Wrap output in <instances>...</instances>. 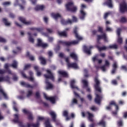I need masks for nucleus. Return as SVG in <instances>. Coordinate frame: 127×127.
<instances>
[{"mask_svg":"<svg viewBox=\"0 0 127 127\" xmlns=\"http://www.w3.org/2000/svg\"><path fill=\"white\" fill-rule=\"evenodd\" d=\"M94 82L95 84L94 86L96 91L95 102L96 104H101V101H102V99H103V93L102 92V88L100 86L101 82L100 80H99L98 76L94 77Z\"/></svg>","mask_w":127,"mask_h":127,"instance_id":"obj_1","label":"nucleus"},{"mask_svg":"<svg viewBox=\"0 0 127 127\" xmlns=\"http://www.w3.org/2000/svg\"><path fill=\"white\" fill-rule=\"evenodd\" d=\"M0 82H7L9 84H10V77L8 75L5 76H0ZM4 97L5 100H8V97L6 93L4 92V90L0 86V101L2 100V96Z\"/></svg>","mask_w":127,"mask_h":127,"instance_id":"obj_2","label":"nucleus"},{"mask_svg":"<svg viewBox=\"0 0 127 127\" xmlns=\"http://www.w3.org/2000/svg\"><path fill=\"white\" fill-rule=\"evenodd\" d=\"M47 73L49 74H44V76L45 78H46L45 83L46 84V89L49 90L50 89H53V85L51 84L47 79H50L52 81H54V76L53 75V73L51 72V70L48 69L47 70Z\"/></svg>","mask_w":127,"mask_h":127,"instance_id":"obj_3","label":"nucleus"},{"mask_svg":"<svg viewBox=\"0 0 127 127\" xmlns=\"http://www.w3.org/2000/svg\"><path fill=\"white\" fill-rule=\"evenodd\" d=\"M65 7L68 11H71V12H76L77 11V7L74 6V3L72 1L68 2L65 5Z\"/></svg>","mask_w":127,"mask_h":127,"instance_id":"obj_4","label":"nucleus"},{"mask_svg":"<svg viewBox=\"0 0 127 127\" xmlns=\"http://www.w3.org/2000/svg\"><path fill=\"white\" fill-rule=\"evenodd\" d=\"M96 48L99 50V51H103L104 50H107V49H118V45H110L109 47H106V46H103V47H100L99 45L96 46Z\"/></svg>","mask_w":127,"mask_h":127,"instance_id":"obj_5","label":"nucleus"},{"mask_svg":"<svg viewBox=\"0 0 127 127\" xmlns=\"http://www.w3.org/2000/svg\"><path fill=\"white\" fill-rule=\"evenodd\" d=\"M58 43L59 44H62V45H65V46H71V45H76V44H78L79 41L74 40L71 42H66L60 40L59 41Z\"/></svg>","mask_w":127,"mask_h":127,"instance_id":"obj_6","label":"nucleus"},{"mask_svg":"<svg viewBox=\"0 0 127 127\" xmlns=\"http://www.w3.org/2000/svg\"><path fill=\"white\" fill-rule=\"evenodd\" d=\"M82 117L83 118H85L86 117V115H88V119L89 121L91 122V123H93L94 122V115L91 113H90L89 111H87L85 113V112H82L81 113Z\"/></svg>","mask_w":127,"mask_h":127,"instance_id":"obj_7","label":"nucleus"},{"mask_svg":"<svg viewBox=\"0 0 127 127\" xmlns=\"http://www.w3.org/2000/svg\"><path fill=\"white\" fill-rule=\"evenodd\" d=\"M127 10V3L124 2L120 4V12L121 13H125Z\"/></svg>","mask_w":127,"mask_h":127,"instance_id":"obj_8","label":"nucleus"},{"mask_svg":"<svg viewBox=\"0 0 127 127\" xmlns=\"http://www.w3.org/2000/svg\"><path fill=\"white\" fill-rule=\"evenodd\" d=\"M14 117H15V118L13 120V122L14 123H15L16 124H19V126L20 127H26L25 125H23V123H22V122L19 121L18 115L15 114Z\"/></svg>","mask_w":127,"mask_h":127,"instance_id":"obj_9","label":"nucleus"},{"mask_svg":"<svg viewBox=\"0 0 127 127\" xmlns=\"http://www.w3.org/2000/svg\"><path fill=\"white\" fill-rule=\"evenodd\" d=\"M97 43H99L100 44V40L101 39H103L105 42H108V39L107 38V35L106 34L104 33L102 35H98L97 36Z\"/></svg>","mask_w":127,"mask_h":127,"instance_id":"obj_10","label":"nucleus"},{"mask_svg":"<svg viewBox=\"0 0 127 127\" xmlns=\"http://www.w3.org/2000/svg\"><path fill=\"white\" fill-rule=\"evenodd\" d=\"M44 97L47 101H50L52 104H55V101H56V98L55 97H48L46 94H44Z\"/></svg>","mask_w":127,"mask_h":127,"instance_id":"obj_11","label":"nucleus"},{"mask_svg":"<svg viewBox=\"0 0 127 127\" xmlns=\"http://www.w3.org/2000/svg\"><path fill=\"white\" fill-rule=\"evenodd\" d=\"M20 73L22 77H23V78H24V79H28V80H29V81H30L31 82H34V78H33V76L28 77L27 76H26V74H25V73H24V71H21Z\"/></svg>","mask_w":127,"mask_h":127,"instance_id":"obj_12","label":"nucleus"},{"mask_svg":"<svg viewBox=\"0 0 127 127\" xmlns=\"http://www.w3.org/2000/svg\"><path fill=\"white\" fill-rule=\"evenodd\" d=\"M77 30V27H75L74 29H73V33L75 36V38H76L77 40H83V37L79 35V34H78V31Z\"/></svg>","mask_w":127,"mask_h":127,"instance_id":"obj_13","label":"nucleus"},{"mask_svg":"<svg viewBox=\"0 0 127 127\" xmlns=\"http://www.w3.org/2000/svg\"><path fill=\"white\" fill-rule=\"evenodd\" d=\"M19 20L26 25H30L32 23L31 21H26V20L23 17H19Z\"/></svg>","mask_w":127,"mask_h":127,"instance_id":"obj_14","label":"nucleus"},{"mask_svg":"<svg viewBox=\"0 0 127 127\" xmlns=\"http://www.w3.org/2000/svg\"><path fill=\"white\" fill-rule=\"evenodd\" d=\"M86 12L84 11L83 9H81L80 10V14L79 15V17L80 19H82V20H84L85 19V17H86Z\"/></svg>","mask_w":127,"mask_h":127,"instance_id":"obj_15","label":"nucleus"},{"mask_svg":"<svg viewBox=\"0 0 127 127\" xmlns=\"http://www.w3.org/2000/svg\"><path fill=\"white\" fill-rule=\"evenodd\" d=\"M51 16H52V17H53V18L55 19V20H56L57 21V20H58V18H62V16H61V15L60 14H59V13H52Z\"/></svg>","mask_w":127,"mask_h":127,"instance_id":"obj_16","label":"nucleus"},{"mask_svg":"<svg viewBox=\"0 0 127 127\" xmlns=\"http://www.w3.org/2000/svg\"><path fill=\"white\" fill-rule=\"evenodd\" d=\"M58 74H59V75L64 78H68V77H69L68 73L64 70H59L58 71Z\"/></svg>","mask_w":127,"mask_h":127,"instance_id":"obj_17","label":"nucleus"},{"mask_svg":"<svg viewBox=\"0 0 127 127\" xmlns=\"http://www.w3.org/2000/svg\"><path fill=\"white\" fill-rule=\"evenodd\" d=\"M27 127H39V126H40V123H39V121L37 120L36 124L28 123H27Z\"/></svg>","mask_w":127,"mask_h":127,"instance_id":"obj_18","label":"nucleus"},{"mask_svg":"<svg viewBox=\"0 0 127 127\" xmlns=\"http://www.w3.org/2000/svg\"><path fill=\"white\" fill-rule=\"evenodd\" d=\"M82 83L83 84V88H86V91L87 92H88L89 93L91 92V88L89 87H88V81L86 80H83Z\"/></svg>","mask_w":127,"mask_h":127,"instance_id":"obj_19","label":"nucleus"},{"mask_svg":"<svg viewBox=\"0 0 127 127\" xmlns=\"http://www.w3.org/2000/svg\"><path fill=\"white\" fill-rule=\"evenodd\" d=\"M92 48H93V46H90L89 48L86 46L83 47L85 53L88 54V55H91V49H92Z\"/></svg>","mask_w":127,"mask_h":127,"instance_id":"obj_20","label":"nucleus"},{"mask_svg":"<svg viewBox=\"0 0 127 127\" xmlns=\"http://www.w3.org/2000/svg\"><path fill=\"white\" fill-rule=\"evenodd\" d=\"M20 85L23 87H25V88H30L31 89H33V88H34V86L31 85L30 84L26 83L24 81H21L20 82Z\"/></svg>","mask_w":127,"mask_h":127,"instance_id":"obj_21","label":"nucleus"},{"mask_svg":"<svg viewBox=\"0 0 127 127\" xmlns=\"http://www.w3.org/2000/svg\"><path fill=\"white\" fill-rule=\"evenodd\" d=\"M61 22L62 24H63L64 25H67V24H72V21L71 19L65 20L64 19H62Z\"/></svg>","mask_w":127,"mask_h":127,"instance_id":"obj_22","label":"nucleus"},{"mask_svg":"<svg viewBox=\"0 0 127 127\" xmlns=\"http://www.w3.org/2000/svg\"><path fill=\"white\" fill-rule=\"evenodd\" d=\"M68 68H73L74 69H78L79 67L75 63H70L68 64Z\"/></svg>","mask_w":127,"mask_h":127,"instance_id":"obj_23","label":"nucleus"},{"mask_svg":"<svg viewBox=\"0 0 127 127\" xmlns=\"http://www.w3.org/2000/svg\"><path fill=\"white\" fill-rule=\"evenodd\" d=\"M45 8V6H44L43 5H37L35 7V10H36V11H38V10H43Z\"/></svg>","mask_w":127,"mask_h":127,"instance_id":"obj_24","label":"nucleus"},{"mask_svg":"<svg viewBox=\"0 0 127 127\" xmlns=\"http://www.w3.org/2000/svg\"><path fill=\"white\" fill-rule=\"evenodd\" d=\"M103 4H104V5H108L109 7H113V1L112 0H107Z\"/></svg>","mask_w":127,"mask_h":127,"instance_id":"obj_25","label":"nucleus"},{"mask_svg":"<svg viewBox=\"0 0 127 127\" xmlns=\"http://www.w3.org/2000/svg\"><path fill=\"white\" fill-rule=\"evenodd\" d=\"M112 67H113V68H112L111 73L112 74H115L118 68V64H117V63H114L112 65Z\"/></svg>","mask_w":127,"mask_h":127,"instance_id":"obj_26","label":"nucleus"},{"mask_svg":"<svg viewBox=\"0 0 127 127\" xmlns=\"http://www.w3.org/2000/svg\"><path fill=\"white\" fill-rule=\"evenodd\" d=\"M69 56L71 57V58H72V59H73V60H75V61L78 60V56L74 52L71 53L69 55Z\"/></svg>","mask_w":127,"mask_h":127,"instance_id":"obj_27","label":"nucleus"},{"mask_svg":"<svg viewBox=\"0 0 127 127\" xmlns=\"http://www.w3.org/2000/svg\"><path fill=\"white\" fill-rule=\"evenodd\" d=\"M75 80H72L70 81V86L72 89H76L78 91H79V88L78 87L75 86Z\"/></svg>","mask_w":127,"mask_h":127,"instance_id":"obj_28","label":"nucleus"},{"mask_svg":"<svg viewBox=\"0 0 127 127\" xmlns=\"http://www.w3.org/2000/svg\"><path fill=\"white\" fill-rule=\"evenodd\" d=\"M110 106H115L116 111H119V105H118L115 101H111L109 103Z\"/></svg>","mask_w":127,"mask_h":127,"instance_id":"obj_29","label":"nucleus"},{"mask_svg":"<svg viewBox=\"0 0 127 127\" xmlns=\"http://www.w3.org/2000/svg\"><path fill=\"white\" fill-rule=\"evenodd\" d=\"M28 41L29 42H31V43H34V39L32 38V35H31V33L28 32Z\"/></svg>","mask_w":127,"mask_h":127,"instance_id":"obj_30","label":"nucleus"},{"mask_svg":"<svg viewBox=\"0 0 127 127\" xmlns=\"http://www.w3.org/2000/svg\"><path fill=\"white\" fill-rule=\"evenodd\" d=\"M2 22H3L4 24L6 26H9L11 24L10 22H8V21L7 20V19L5 18H2Z\"/></svg>","mask_w":127,"mask_h":127,"instance_id":"obj_31","label":"nucleus"},{"mask_svg":"<svg viewBox=\"0 0 127 127\" xmlns=\"http://www.w3.org/2000/svg\"><path fill=\"white\" fill-rule=\"evenodd\" d=\"M50 115L51 116L53 122H56V114L54 112L52 111L50 113Z\"/></svg>","mask_w":127,"mask_h":127,"instance_id":"obj_32","label":"nucleus"},{"mask_svg":"<svg viewBox=\"0 0 127 127\" xmlns=\"http://www.w3.org/2000/svg\"><path fill=\"white\" fill-rule=\"evenodd\" d=\"M18 65V63L16 61H13L12 64L10 65L11 67L12 68H14V69H16L17 68V66Z\"/></svg>","mask_w":127,"mask_h":127,"instance_id":"obj_33","label":"nucleus"},{"mask_svg":"<svg viewBox=\"0 0 127 127\" xmlns=\"http://www.w3.org/2000/svg\"><path fill=\"white\" fill-rule=\"evenodd\" d=\"M39 59L40 61H41V64H42L43 65L46 64V60H45V59H44L43 57H39Z\"/></svg>","mask_w":127,"mask_h":127,"instance_id":"obj_34","label":"nucleus"},{"mask_svg":"<svg viewBox=\"0 0 127 127\" xmlns=\"http://www.w3.org/2000/svg\"><path fill=\"white\" fill-rule=\"evenodd\" d=\"M74 95L75 96V97H76V98H79L80 99V101L82 103H83V102H84V101H85V99L83 98H82L80 96V95L77 93V92H76V91H74L73 92Z\"/></svg>","mask_w":127,"mask_h":127,"instance_id":"obj_35","label":"nucleus"},{"mask_svg":"<svg viewBox=\"0 0 127 127\" xmlns=\"http://www.w3.org/2000/svg\"><path fill=\"white\" fill-rule=\"evenodd\" d=\"M98 126H101L102 127H106V122L104 120H102L98 123Z\"/></svg>","mask_w":127,"mask_h":127,"instance_id":"obj_36","label":"nucleus"},{"mask_svg":"<svg viewBox=\"0 0 127 127\" xmlns=\"http://www.w3.org/2000/svg\"><path fill=\"white\" fill-rule=\"evenodd\" d=\"M43 43H42V41L40 39H37V44H36L37 47H41Z\"/></svg>","mask_w":127,"mask_h":127,"instance_id":"obj_37","label":"nucleus"},{"mask_svg":"<svg viewBox=\"0 0 127 127\" xmlns=\"http://www.w3.org/2000/svg\"><path fill=\"white\" fill-rule=\"evenodd\" d=\"M31 30H36L38 32H42L43 31V28H31Z\"/></svg>","mask_w":127,"mask_h":127,"instance_id":"obj_38","label":"nucleus"},{"mask_svg":"<svg viewBox=\"0 0 127 127\" xmlns=\"http://www.w3.org/2000/svg\"><path fill=\"white\" fill-rule=\"evenodd\" d=\"M46 127H52L50 124V122L49 121V118H47V121L45 123Z\"/></svg>","mask_w":127,"mask_h":127,"instance_id":"obj_39","label":"nucleus"},{"mask_svg":"<svg viewBox=\"0 0 127 127\" xmlns=\"http://www.w3.org/2000/svg\"><path fill=\"white\" fill-rule=\"evenodd\" d=\"M59 35H60V36H64V37H66L67 33L66 32V31H64L63 32H59Z\"/></svg>","mask_w":127,"mask_h":127,"instance_id":"obj_40","label":"nucleus"},{"mask_svg":"<svg viewBox=\"0 0 127 127\" xmlns=\"http://www.w3.org/2000/svg\"><path fill=\"white\" fill-rule=\"evenodd\" d=\"M89 109H90V110L92 111V112H97V111L99 110V108H98V107L94 105L91 107Z\"/></svg>","mask_w":127,"mask_h":127,"instance_id":"obj_41","label":"nucleus"},{"mask_svg":"<svg viewBox=\"0 0 127 127\" xmlns=\"http://www.w3.org/2000/svg\"><path fill=\"white\" fill-rule=\"evenodd\" d=\"M88 69H84V77L85 78H88V77H89V76H90V75L88 73Z\"/></svg>","mask_w":127,"mask_h":127,"instance_id":"obj_42","label":"nucleus"},{"mask_svg":"<svg viewBox=\"0 0 127 127\" xmlns=\"http://www.w3.org/2000/svg\"><path fill=\"white\" fill-rule=\"evenodd\" d=\"M33 94V92L32 90H29L28 91V92L27 93V98H29V97H31L32 96V94Z\"/></svg>","mask_w":127,"mask_h":127,"instance_id":"obj_43","label":"nucleus"},{"mask_svg":"<svg viewBox=\"0 0 127 127\" xmlns=\"http://www.w3.org/2000/svg\"><path fill=\"white\" fill-rule=\"evenodd\" d=\"M127 18L125 17H122L120 19V22H122V23H125V22H127Z\"/></svg>","mask_w":127,"mask_h":127,"instance_id":"obj_44","label":"nucleus"},{"mask_svg":"<svg viewBox=\"0 0 127 127\" xmlns=\"http://www.w3.org/2000/svg\"><path fill=\"white\" fill-rule=\"evenodd\" d=\"M72 20H71L72 23H73V22H77L78 21V19L75 16H72Z\"/></svg>","mask_w":127,"mask_h":127,"instance_id":"obj_45","label":"nucleus"},{"mask_svg":"<svg viewBox=\"0 0 127 127\" xmlns=\"http://www.w3.org/2000/svg\"><path fill=\"white\" fill-rule=\"evenodd\" d=\"M117 42L119 44H122V43H123V38L122 37H118Z\"/></svg>","mask_w":127,"mask_h":127,"instance_id":"obj_46","label":"nucleus"},{"mask_svg":"<svg viewBox=\"0 0 127 127\" xmlns=\"http://www.w3.org/2000/svg\"><path fill=\"white\" fill-rule=\"evenodd\" d=\"M28 115V119L29 121H32L33 120V116H32V114L30 112L29 114Z\"/></svg>","mask_w":127,"mask_h":127,"instance_id":"obj_47","label":"nucleus"},{"mask_svg":"<svg viewBox=\"0 0 127 127\" xmlns=\"http://www.w3.org/2000/svg\"><path fill=\"white\" fill-rule=\"evenodd\" d=\"M104 29H103V27L101 26L98 27V32H100V33H104Z\"/></svg>","mask_w":127,"mask_h":127,"instance_id":"obj_48","label":"nucleus"},{"mask_svg":"<svg viewBox=\"0 0 127 127\" xmlns=\"http://www.w3.org/2000/svg\"><path fill=\"white\" fill-rule=\"evenodd\" d=\"M30 67H31V64H26L25 65L24 70H27V69H29Z\"/></svg>","mask_w":127,"mask_h":127,"instance_id":"obj_49","label":"nucleus"},{"mask_svg":"<svg viewBox=\"0 0 127 127\" xmlns=\"http://www.w3.org/2000/svg\"><path fill=\"white\" fill-rule=\"evenodd\" d=\"M0 42L1 43H5V42H6V40L1 37H0Z\"/></svg>","mask_w":127,"mask_h":127,"instance_id":"obj_50","label":"nucleus"},{"mask_svg":"<svg viewBox=\"0 0 127 127\" xmlns=\"http://www.w3.org/2000/svg\"><path fill=\"white\" fill-rule=\"evenodd\" d=\"M41 47H42V48H46V47H48V44L43 43Z\"/></svg>","mask_w":127,"mask_h":127,"instance_id":"obj_51","label":"nucleus"},{"mask_svg":"<svg viewBox=\"0 0 127 127\" xmlns=\"http://www.w3.org/2000/svg\"><path fill=\"white\" fill-rule=\"evenodd\" d=\"M121 28H118L117 29V35L118 36V37H120V36H121Z\"/></svg>","mask_w":127,"mask_h":127,"instance_id":"obj_52","label":"nucleus"},{"mask_svg":"<svg viewBox=\"0 0 127 127\" xmlns=\"http://www.w3.org/2000/svg\"><path fill=\"white\" fill-rule=\"evenodd\" d=\"M104 66L106 67H109L110 66V62L108 60L105 61V64H104Z\"/></svg>","mask_w":127,"mask_h":127,"instance_id":"obj_53","label":"nucleus"},{"mask_svg":"<svg viewBox=\"0 0 127 127\" xmlns=\"http://www.w3.org/2000/svg\"><path fill=\"white\" fill-rule=\"evenodd\" d=\"M10 2L9 1H5L2 2V5H10Z\"/></svg>","mask_w":127,"mask_h":127,"instance_id":"obj_54","label":"nucleus"},{"mask_svg":"<svg viewBox=\"0 0 127 127\" xmlns=\"http://www.w3.org/2000/svg\"><path fill=\"white\" fill-rule=\"evenodd\" d=\"M98 57L97 56H95L92 58V61L93 62H94V63H95V62H96V61H98Z\"/></svg>","mask_w":127,"mask_h":127,"instance_id":"obj_55","label":"nucleus"},{"mask_svg":"<svg viewBox=\"0 0 127 127\" xmlns=\"http://www.w3.org/2000/svg\"><path fill=\"white\" fill-rule=\"evenodd\" d=\"M72 104H78V100L76 98H73L72 99Z\"/></svg>","mask_w":127,"mask_h":127,"instance_id":"obj_56","label":"nucleus"},{"mask_svg":"<svg viewBox=\"0 0 127 127\" xmlns=\"http://www.w3.org/2000/svg\"><path fill=\"white\" fill-rule=\"evenodd\" d=\"M5 70L0 69V75H3V74H5Z\"/></svg>","mask_w":127,"mask_h":127,"instance_id":"obj_57","label":"nucleus"},{"mask_svg":"<svg viewBox=\"0 0 127 127\" xmlns=\"http://www.w3.org/2000/svg\"><path fill=\"white\" fill-rule=\"evenodd\" d=\"M23 113L24 114H26V115H29L30 114V112L27 111V110H26L25 109L23 110Z\"/></svg>","mask_w":127,"mask_h":127,"instance_id":"obj_58","label":"nucleus"},{"mask_svg":"<svg viewBox=\"0 0 127 127\" xmlns=\"http://www.w3.org/2000/svg\"><path fill=\"white\" fill-rule=\"evenodd\" d=\"M9 15L11 18H14L15 17V15L12 13H10Z\"/></svg>","mask_w":127,"mask_h":127,"instance_id":"obj_59","label":"nucleus"},{"mask_svg":"<svg viewBox=\"0 0 127 127\" xmlns=\"http://www.w3.org/2000/svg\"><path fill=\"white\" fill-rule=\"evenodd\" d=\"M63 115L64 116V117H68V112H67V111L65 110L63 112Z\"/></svg>","mask_w":127,"mask_h":127,"instance_id":"obj_60","label":"nucleus"},{"mask_svg":"<svg viewBox=\"0 0 127 127\" xmlns=\"http://www.w3.org/2000/svg\"><path fill=\"white\" fill-rule=\"evenodd\" d=\"M13 109L14 111H15V112H18V109H17V107H16V106L15 105L13 106Z\"/></svg>","mask_w":127,"mask_h":127,"instance_id":"obj_61","label":"nucleus"},{"mask_svg":"<svg viewBox=\"0 0 127 127\" xmlns=\"http://www.w3.org/2000/svg\"><path fill=\"white\" fill-rule=\"evenodd\" d=\"M60 49H61L60 46H57L56 47L55 50H56V52H58V51H59V50H60Z\"/></svg>","mask_w":127,"mask_h":127,"instance_id":"obj_62","label":"nucleus"},{"mask_svg":"<svg viewBox=\"0 0 127 127\" xmlns=\"http://www.w3.org/2000/svg\"><path fill=\"white\" fill-rule=\"evenodd\" d=\"M113 85H118V81L116 80H113L112 81Z\"/></svg>","mask_w":127,"mask_h":127,"instance_id":"obj_63","label":"nucleus"},{"mask_svg":"<svg viewBox=\"0 0 127 127\" xmlns=\"http://www.w3.org/2000/svg\"><path fill=\"white\" fill-rule=\"evenodd\" d=\"M100 68L101 69V70H102V71H103L104 72H105V71H106V66L104 65L100 67Z\"/></svg>","mask_w":127,"mask_h":127,"instance_id":"obj_64","label":"nucleus"}]
</instances>
